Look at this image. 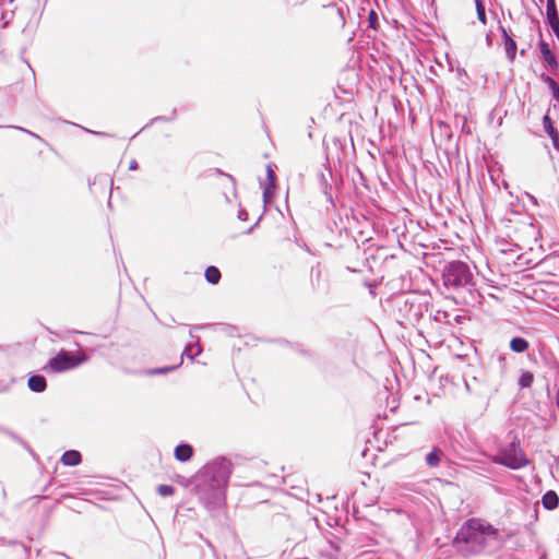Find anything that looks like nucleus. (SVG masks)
<instances>
[{"mask_svg": "<svg viewBox=\"0 0 559 559\" xmlns=\"http://www.w3.org/2000/svg\"><path fill=\"white\" fill-rule=\"evenodd\" d=\"M499 537V531L491 524H481L475 519H469L456 532L453 545L459 546L460 544H464L468 552L477 555L485 550L488 545V539L498 543Z\"/></svg>", "mask_w": 559, "mask_h": 559, "instance_id": "1", "label": "nucleus"}, {"mask_svg": "<svg viewBox=\"0 0 559 559\" xmlns=\"http://www.w3.org/2000/svg\"><path fill=\"white\" fill-rule=\"evenodd\" d=\"M441 277L444 287L452 290L466 288L474 282L469 265L461 260L447 262L442 267Z\"/></svg>", "mask_w": 559, "mask_h": 559, "instance_id": "2", "label": "nucleus"}, {"mask_svg": "<svg viewBox=\"0 0 559 559\" xmlns=\"http://www.w3.org/2000/svg\"><path fill=\"white\" fill-rule=\"evenodd\" d=\"M192 485L195 495L206 510L214 511L225 502L226 487L203 479H198V477L192 478Z\"/></svg>", "mask_w": 559, "mask_h": 559, "instance_id": "3", "label": "nucleus"}, {"mask_svg": "<svg viewBox=\"0 0 559 559\" xmlns=\"http://www.w3.org/2000/svg\"><path fill=\"white\" fill-rule=\"evenodd\" d=\"M233 473V463L226 456H217L213 461L206 463L194 477L213 484L228 486L230 475Z\"/></svg>", "mask_w": 559, "mask_h": 559, "instance_id": "4", "label": "nucleus"}, {"mask_svg": "<svg viewBox=\"0 0 559 559\" xmlns=\"http://www.w3.org/2000/svg\"><path fill=\"white\" fill-rule=\"evenodd\" d=\"M394 305L400 316L412 325L418 323L427 310V302L417 294H400L395 297Z\"/></svg>", "mask_w": 559, "mask_h": 559, "instance_id": "5", "label": "nucleus"}, {"mask_svg": "<svg viewBox=\"0 0 559 559\" xmlns=\"http://www.w3.org/2000/svg\"><path fill=\"white\" fill-rule=\"evenodd\" d=\"M492 461L498 465L515 471L527 466L530 463L516 437L508 445L501 448Z\"/></svg>", "mask_w": 559, "mask_h": 559, "instance_id": "6", "label": "nucleus"}, {"mask_svg": "<svg viewBox=\"0 0 559 559\" xmlns=\"http://www.w3.org/2000/svg\"><path fill=\"white\" fill-rule=\"evenodd\" d=\"M88 356L85 354H74L72 352L61 349L56 356L48 360L47 368L52 372L59 373L79 367L86 362Z\"/></svg>", "mask_w": 559, "mask_h": 559, "instance_id": "7", "label": "nucleus"}, {"mask_svg": "<svg viewBox=\"0 0 559 559\" xmlns=\"http://www.w3.org/2000/svg\"><path fill=\"white\" fill-rule=\"evenodd\" d=\"M332 169L329 165V160L326 159V164L324 165V170L319 174V183L320 188L325 195L328 202L333 204V195H332Z\"/></svg>", "mask_w": 559, "mask_h": 559, "instance_id": "8", "label": "nucleus"}, {"mask_svg": "<svg viewBox=\"0 0 559 559\" xmlns=\"http://www.w3.org/2000/svg\"><path fill=\"white\" fill-rule=\"evenodd\" d=\"M538 47L540 50V55L544 61L546 62L547 67L551 70L557 69L559 67V63L556 55L550 49L549 45L545 40L540 39L538 43Z\"/></svg>", "mask_w": 559, "mask_h": 559, "instance_id": "9", "label": "nucleus"}, {"mask_svg": "<svg viewBox=\"0 0 559 559\" xmlns=\"http://www.w3.org/2000/svg\"><path fill=\"white\" fill-rule=\"evenodd\" d=\"M193 453L194 450L191 444L181 442L175 448L174 456L177 461L185 463L191 460Z\"/></svg>", "mask_w": 559, "mask_h": 559, "instance_id": "10", "label": "nucleus"}, {"mask_svg": "<svg viewBox=\"0 0 559 559\" xmlns=\"http://www.w3.org/2000/svg\"><path fill=\"white\" fill-rule=\"evenodd\" d=\"M28 389L35 393H41L47 388V380L41 374H32L27 381Z\"/></svg>", "mask_w": 559, "mask_h": 559, "instance_id": "11", "label": "nucleus"}, {"mask_svg": "<svg viewBox=\"0 0 559 559\" xmlns=\"http://www.w3.org/2000/svg\"><path fill=\"white\" fill-rule=\"evenodd\" d=\"M64 466H78L82 462V454L78 450L66 451L60 459Z\"/></svg>", "mask_w": 559, "mask_h": 559, "instance_id": "12", "label": "nucleus"}, {"mask_svg": "<svg viewBox=\"0 0 559 559\" xmlns=\"http://www.w3.org/2000/svg\"><path fill=\"white\" fill-rule=\"evenodd\" d=\"M509 348L515 354H523L528 350L530 342L522 336H513L509 342Z\"/></svg>", "mask_w": 559, "mask_h": 559, "instance_id": "13", "label": "nucleus"}, {"mask_svg": "<svg viewBox=\"0 0 559 559\" xmlns=\"http://www.w3.org/2000/svg\"><path fill=\"white\" fill-rule=\"evenodd\" d=\"M542 503L547 510H555L559 506V496L554 490H548L542 498Z\"/></svg>", "mask_w": 559, "mask_h": 559, "instance_id": "14", "label": "nucleus"}, {"mask_svg": "<svg viewBox=\"0 0 559 559\" xmlns=\"http://www.w3.org/2000/svg\"><path fill=\"white\" fill-rule=\"evenodd\" d=\"M504 50H506V57L510 63H513L516 57L518 51V45L514 40L513 36L508 37L506 40H503Z\"/></svg>", "mask_w": 559, "mask_h": 559, "instance_id": "15", "label": "nucleus"}, {"mask_svg": "<svg viewBox=\"0 0 559 559\" xmlns=\"http://www.w3.org/2000/svg\"><path fill=\"white\" fill-rule=\"evenodd\" d=\"M546 22L552 28L559 26V13L557 4L546 5Z\"/></svg>", "mask_w": 559, "mask_h": 559, "instance_id": "16", "label": "nucleus"}, {"mask_svg": "<svg viewBox=\"0 0 559 559\" xmlns=\"http://www.w3.org/2000/svg\"><path fill=\"white\" fill-rule=\"evenodd\" d=\"M204 276L210 284L216 285L222 278V273L218 267L210 265L205 269Z\"/></svg>", "mask_w": 559, "mask_h": 559, "instance_id": "17", "label": "nucleus"}, {"mask_svg": "<svg viewBox=\"0 0 559 559\" xmlns=\"http://www.w3.org/2000/svg\"><path fill=\"white\" fill-rule=\"evenodd\" d=\"M181 364H182V358L180 359V362L177 365L147 369V370H145V374H147V376L166 374V373H169V372L178 369L181 366Z\"/></svg>", "mask_w": 559, "mask_h": 559, "instance_id": "18", "label": "nucleus"}, {"mask_svg": "<svg viewBox=\"0 0 559 559\" xmlns=\"http://www.w3.org/2000/svg\"><path fill=\"white\" fill-rule=\"evenodd\" d=\"M443 455V452L439 449V448H433L427 455H426V464L428 466H431V467H435V466H438L440 461H441V456Z\"/></svg>", "mask_w": 559, "mask_h": 559, "instance_id": "19", "label": "nucleus"}, {"mask_svg": "<svg viewBox=\"0 0 559 559\" xmlns=\"http://www.w3.org/2000/svg\"><path fill=\"white\" fill-rule=\"evenodd\" d=\"M2 433L7 435L10 439H12L14 442L23 447L26 451H28L31 454H33V450L31 449L29 444L19 435H16L11 429L4 427Z\"/></svg>", "mask_w": 559, "mask_h": 559, "instance_id": "20", "label": "nucleus"}, {"mask_svg": "<svg viewBox=\"0 0 559 559\" xmlns=\"http://www.w3.org/2000/svg\"><path fill=\"white\" fill-rule=\"evenodd\" d=\"M2 433L7 435L10 439H12L14 442L23 447L26 451H28L31 454H33V450L31 449L29 444L19 435H16L11 429L4 427Z\"/></svg>", "mask_w": 559, "mask_h": 559, "instance_id": "21", "label": "nucleus"}, {"mask_svg": "<svg viewBox=\"0 0 559 559\" xmlns=\"http://www.w3.org/2000/svg\"><path fill=\"white\" fill-rule=\"evenodd\" d=\"M2 433L7 435L10 439H12L14 442L23 447L26 451H28L31 454H33V450L31 449L29 444L19 435H16L11 429L4 427Z\"/></svg>", "mask_w": 559, "mask_h": 559, "instance_id": "22", "label": "nucleus"}, {"mask_svg": "<svg viewBox=\"0 0 559 559\" xmlns=\"http://www.w3.org/2000/svg\"><path fill=\"white\" fill-rule=\"evenodd\" d=\"M2 433L7 435L10 439H12L14 442L23 447L26 451H28L31 454H33V450L31 449L29 444L19 435H16L11 429L4 427Z\"/></svg>", "mask_w": 559, "mask_h": 559, "instance_id": "23", "label": "nucleus"}, {"mask_svg": "<svg viewBox=\"0 0 559 559\" xmlns=\"http://www.w3.org/2000/svg\"><path fill=\"white\" fill-rule=\"evenodd\" d=\"M491 358L496 359L500 373L504 374L509 367L507 354L496 352L492 354Z\"/></svg>", "mask_w": 559, "mask_h": 559, "instance_id": "24", "label": "nucleus"}, {"mask_svg": "<svg viewBox=\"0 0 559 559\" xmlns=\"http://www.w3.org/2000/svg\"><path fill=\"white\" fill-rule=\"evenodd\" d=\"M543 127H544V130L545 132L547 133V135L551 139L552 136L557 135L559 132L557 131V129L555 128L554 126V121L552 119L549 117L548 114H546L544 117H543Z\"/></svg>", "mask_w": 559, "mask_h": 559, "instance_id": "25", "label": "nucleus"}, {"mask_svg": "<svg viewBox=\"0 0 559 559\" xmlns=\"http://www.w3.org/2000/svg\"><path fill=\"white\" fill-rule=\"evenodd\" d=\"M534 382V374L531 371H523L519 378L521 389H528Z\"/></svg>", "mask_w": 559, "mask_h": 559, "instance_id": "26", "label": "nucleus"}, {"mask_svg": "<svg viewBox=\"0 0 559 559\" xmlns=\"http://www.w3.org/2000/svg\"><path fill=\"white\" fill-rule=\"evenodd\" d=\"M477 19L481 24L487 23L486 7L483 0H475Z\"/></svg>", "mask_w": 559, "mask_h": 559, "instance_id": "27", "label": "nucleus"}, {"mask_svg": "<svg viewBox=\"0 0 559 559\" xmlns=\"http://www.w3.org/2000/svg\"><path fill=\"white\" fill-rule=\"evenodd\" d=\"M380 26L379 15L374 10H370L368 13V27L377 31Z\"/></svg>", "mask_w": 559, "mask_h": 559, "instance_id": "28", "label": "nucleus"}, {"mask_svg": "<svg viewBox=\"0 0 559 559\" xmlns=\"http://www.w3.org/2000/svg\"><path fill=\"white\" fill-rule=\"evenodd\" d=\"M157 492L162 496V497H169L171 495H174L175 492V487L171 486V485H166V484H162L157 487Z\"/></svg>", "mask_w": 559, "mask_h": 559, "instance_id": "29", "label": "nucleus"}, {"mask_svg": "<svg viewBox=\"0 0 559 559\" xmlns=\"http://www.w3.org/2000/svg\"><path fill=\"white\" fill-rule=\"evenodd\" d=\"M275 182H276V174L272 169V166L267 165L266 166V183H265V186H274L275 187Z\"/></svg>", "mask_w": 559, "mask_h": 559, "instance_id": "30", "label": "nucleus"}, {"mask_svg": "<svg viewBox=\"0 0 559 559\" xmlns=\"http://www.w3.org/2000/svg\"><path fill=\"white\" fill-rule=\"evenodd\" d=\"M274 189H275L274 186H264V189H263V201H264L265 204L271 202L272 199L274 198Z\"/></svg>", "mask_w": 559, "mask_h": 559, "instance_id": "31", "label": "nucleus"}, {"mask_svg": "<svg viewBox=\"0 0 559 559\" xmlns=\"http://www.w3.org/2000/svg\"><path fill=\"white\" fill-rule=\"evenodd\" d=\"M540 79L547 83V85L549 86V88L551 90V93H554V88H557L559 87L558 83L551 78L549 76L548 74L546 73H542L540 74Z\"/></svg>", "mask_w": 559, "mask_h": 559, "instance_id": "32", "label": "nucleus"}, {"mask_svg": "<svg viewBox=\"0 0 559 559\" xmlns=\"http://www.w3.org/2000/svg\"><path fill=\"white\" fill-rule=\"evenodd\" d=\"M192 348H193L192 345H187L185 350H183V353H182V356H187L188 358L193 360L194 357L201 353V348H200V346H197V353L195 354L191 353Z\"/></svg>", "mask_w": 559, "mask_h": 559, "instance_id": "33", "label": "nucleus"}, {"mask_svg": "<svg viewBox=\"0 0 559 559\" xmlns=\"http://www.w3.org/2000/svg\"><path fill=\"white\" fill-rule=\"evenodd\" d=\"M155 122H169V117H166V116L154 117L143 129H145L148 126H152Z\"/></svg>", "mask_w": 559, "mask_h": 559, "instance_id": "34", "label": "nucleus"}, {"mask_svg": "<svg viewBox=\"0 0 559 559\" xmlns=\"http://www.w3.org/2000/svg\"><path fill=\"white\" fill-rule=\"evenodd\" d=\"M499 32L501 33V36L503 40H506L508 37H512L513 35L509 29H507L503 25L499 24L498 26Z\"/></svg>", "mask_w": 559, "mask_h": 559, "instance_id": "35", "label": "nucleus"}, {"mask_svg": "<svg viewBox=\"0 0 559 559\" xmlns=\"http://www.w3.org/2000/svg\"><path fill=\"white\" fill-rule=\"evenodd\" d=\"M12 128H14L16 130H20L22 132H25V133L29 134L31 136H33L35 139L41 140V138L38 134H36V133H34V132H32V131H29L27 129H24V128L17 127V126H13Z\"/></svg>", "mask_w": 559, "mask_h": 559, "instance_id": "36", "label": "nucleus"}, {"mask_svg": "<svg viewBox=\"0 0 559 559\" xmlns=\"http://www.w3.org/2000/svg\"><path fill=\"white\" fill-rule=\"evenodd\" d=\"M237 217L239 221L246 222V221H248V212L245 209H240L238 211Z\"/></svg>", "mask_w": 559, "mask_h": 559, "instance_id": "37", "label": "nucleus"}, {"mask_svg": "<svg viewBox=\"0 0 559 559\" xmlns=\"http://www.w3.org/2000/svg\"><path fill=\"white\" fill-rule=\"evenodd\" d=\"M554 147L559 152V133L551 138Z\"/></svg>", "mask_w": 559, "mask_h": 559, "instance_id": "38", "label": "nucleus"}, {"mask_svg": "<svg viewBox=\"0 0 559 559\" xmlns=\"http://www.w3.org/2000/svg\"><path fill=\"white\" fill-rule=\"evenodd\" d=\"M261 218H262V215L257 219V222H255L251 227H249V228L245 231V234H250V233H251V231H252V230L258 226V224H259V222L261 221Z\"/></svg>", "mask_w": 559, "mask_h": 559, "instance_id": "39", "label": "nucleus"}, {"mask_svg": "<svg viewBox=\"0 0 559 559\" xmlns=\"http://www.w3.org/2000/svg\"><path fill=\"white\" fill-rule=\"evenodd\" d=\"M486 44L488 47H490L492 45V33L489 32L487 35H486Z\"/></svg>", "mask_w": 559, "mask_h": 559, "instance_id": "40", "label": "nucleus"}, {"mask_svg": "<svg viewBox=\"0 0 559 559\" xmlns=\"http://www.w3.org/2000/svg\"><path fill=\"white\" fill-rule=\"evenodd\" d=\"M139 168V164L135 159L130 162L129 169L130 170H136Z\"/></svg>", "mask_w": 559, "mask_h": 559, "instance_id": "41", "label": "nucleus"}, {"mask_svg": "<svg viewBox=\"0 0 559 559\" xmlns=\"http://www.w3.org/2000/svg\"><path fill=\"white\" fill-rule=\"evenodd\" d=\"M176 118H177V109H176V108H174V109L171 110L170 116H169V121H174Z\"/></svg>", "mask_w": 559, "mask_h": 559, "instance_id": "42", "label": "nucleus"}, {"mask_svg": "<svg viewBox=\"0 0 559 559\" xmlns=\"http://www.w3.org/2000/svg\"><path fill=\"white\" fill-rule=\"evenodd\" d=\"M552 96L559 103V87L554 88Z\"/></svg>", "mask_w": 559, "mask_h": 559, "instance_id": "43", "label": "nucleus"}, {"mask_svg": "<svg viewBox=\"0 0 559 559\" xmlns=\"http://www.w3.org/2000/svg\"><path fill=\"white\" fill-rule=\"evenodd\" d=\"M551 29H552L555 36L557 37V39L559 40V26H556V27L554 26Z\"/></svg>", "mask_w": 559, "mask_h": 559, "instance_id": "44", "label": "nucleus"}, {"mask_svg": "<svg viewBox=\"0 0 559 559\" xmlns=\"http://www.w3.org/2000/svg\"><path fill=\"white\" fill-rule=\"evenodd\" d=\"M91 133L95 134V135H99V136H108L109 134L105 133V132H98V131H90Z\"/></svg>", "mask_w": 559, "mask_h": 559, "instance_id": "45", "label": "nucleus"}, {"mask_svg": "<svg viewBox=\"0 0 559 559\" xmlns=\"http://www.w3.org/2000/svg\"><path fill=\"white\" fill-rule=\"evenodd\" d=\"M8 389H9V384H2V383L0 382V392H4V391H7Z\"/></svg>", "mask_w": 559, "mask_h": 559, "instance_id": "46", "label": "nucleus"}, {"mask_svg": "<svg viewBox=\"0 0 559 559\" xmlns=\"http://www.w3.org/2000/svg\"><path fill=\"white\" fill-rule=\"evenodd\" d=\"M550 3H551V5L556 4V0H547V4L546 5H550Z\"/></svg>", "mask_w": 559, "mask_h": 559, "instance_id": "47", "label": "nucleus"}, {"mask_svg": "<svg viewBox=\"0 0 559 559\" xmlns=\"http://www.w3.org/2000/svg\"><path fill=\"white\" fill-rule=\"evenodd\" d=\"M175 322V319L170 317V320H168V323H165L166 326H170L169 323Z\"/></svg>", "mask_w": 559, "mask_h": 559, "instance_id": "48", "label": "nucleus"}, {"mask_svg": "<svg viewBox=\"0 0 559 559\" xmlns=\"http://www.w3.org/2000/svg\"><path fill=\"white\" fill-rule=\"evenodd\" d=\"M175 322V319L170 317V320H168V323H165L166 326H170L169 323Z\"/></svg>", "mask_w": 559, "mask_h": 559, "instance_id": "49", "label": "nucleus"}, {"mask_svg": "<svg viewBox=\"0 0 559 559\" xmlns=\"http://www.w3.org/2000/svg\"><path fill=\"white\" fill-rule=\"evenodd\" d=\"M175 322V319L170 317V320H168V323H165L166 326H170L169 323Z\"/></svg>", "mask_w": 559, "mask_h": 559, "instance_id": "50", "label": "nucleus"}, {"mask_svg": "<svg viewBox=\"0 0 559 559\" xmlns=\"http://www.w3.org/2000/svg\"><path fill=\"white\" fill-rule=\"evenodd\" d=\"M205 542H206L207 546L214 551V546L211 544V542L210 540H205Z\"/></svg>", "mask_w": 559, "mask_h": 559, "instance_id": "51", "label": "nucleus"}, {"mask_svg": "<svg viewBox=\"0 0 559 559\" xmlns=\"http://www.w3.org/2000/svg\"><path fill=\"white\" fill-rule=\"evenodd\" d=\"M338 14L341 15L342 20H344L342 9H338ZM344 22H345V21H343V23H344Z\"/></svg>", "mask_w": 559, "mask_h": 559, "instance_id": "52", "label": "nucleus"}, {"mask_svg": "<svg viewBox=\"0 0 559 559\" xmlns=\"http://www.w3.org/2000/svg\"><path fill=\"white\" fill-rule=\"evenodd\" d=\"M525 52H526V50H525V49H522V50L520 51V55H521V56H524V55H525Z\"/></svg>", "mask_w": 559, "mask_h": 559, "instance_id": "53", "label": "nucleus"}, {"mask_svg": "<svg viewBox=\"0 0 559 559\" xmlns=\"http://www.w3.org/2000/svg\"><path fill=\"white\" fill-rule=\"evenodd\" d=\"M228 178H229L233 182L235 181V179H234V177H233V176L228 175Z\"/></svg>", "mask_w": 559, "mask_h": 559, "instance_id": "54", "label": "nucleus"}, {"mask_svg": "<svg viewBox=\"0 0 559 559\" xmlns=\"http://www.w3.org/2000/svg\"><path fill=\"white\" fill-rule=\"evenodd\" d=\"M4 426L0 425V432L2 433Z\"/></svg>", "mask_w": 559, "mask_h": 559, "instance_id": "55", "label": "nucleus"}]
</instances>
